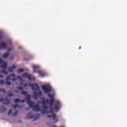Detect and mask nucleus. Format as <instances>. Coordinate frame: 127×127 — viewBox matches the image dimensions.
<instances>
[{"instance_id": "2", "label": "nucleus", "mask_w": 127, "mask_h": 127, "mask_svg": "<svg viewBox=\"0 0 127 127\" xmlns=\"http://www.w3.org/2000/svg\"><path fill=\"white\" fill-rule=\"evenodd\" d=\"M42 89L45 93H50L52 91V88L50 85H44L42 86Z\"/></svg>"}, {"instance_id": "19", "label": "nucleus", "mask_w": 127, "mask_h": 127, "mask_svg": "<svg viewBox=\"0 0 127 127\" xmlns=\"http://www.w3.org/2000/svg\"><path fill=\"white\" fill-rule=\"evenodd\" d=\"M13 109H16L17 108H21V106H19L18 104H15L13 106Z\"/></svg>"}, {"instance_id": "32", "label": "nucleus", "mask_w": 127, "mask_h": 127, "mask_svg": "<svg viewBox=\"0 0 127 127\" xmlns=\"http://www.w3.org/2000/svg\"><path fill=\"white\" fill-rule=\"evenodd\" d=\"M7 96H9V97H13V94H12V93H8Z\"/></svg>"}, {"instance_id": "18", "label": "nucleus", "mask_w": 127, "mask_h": 127, "mask_svg": "<svg viewBox=\"0 0 127 127\" xmlns=\"http://www.w3.org/2000/svg\"><path fill=\"white\" fill-rule=\"evenodd\" d=\"M24 71V70L23 69V68H21V69H19L18 70H17V73L18 74H20L21 73H23V72Z\"/></svg>"}, {"instance_id": "20", "label": "nucleus", "mask_w": 127, "mask_h": 127, "mask_svg": "<svg viewBox=\"0 0 127 127\" xmlns=\"http://www.w3.org/2000/svg\"><path fill=\"white\" fill-rule=\"evenodd\" d=\"M8 56H9V54H8V53H6L2 56V58H7V57H8Z\"/></svg>"}, {"instance_id": "23", "label": "nucleus", "mask_w": 127, "mask_h": 127, "mask_svg": "<svg viewBox=\"0 0 127 127\" xmlns=\"http://www.w3.org/2000/svg\"><path fill=\"white\" fill-rule=\"evenodd\" d=\"M17 114H18V111H16L12 116V117H17Z\"/></svg>"}, {"instance_id": "50", "label": "nucleus", "mask_w": 127, "mask_h": 127, "mask_svg": "<svg viewBox=\"0 0 127 127\" xmlns=\"http://www.w3.org/2000/svg\"><path fill=\"white\" fill-rule=\"evenodd\" d=\"M20 85H22V83H20Z\"/></svg>"}, {"instance_id": "6", "label": "nucleus", "mask_w": 127, "mask_h": 127, "mask_svg": "<svg viewBox=\"0 0 127 127\" xmlns=\"http://www.w3.org/2000/svg\"><path fill=\"white\" fill-rule=\"evenodd\" d=\"M4 101L6 102L4 103V105L7 106L10 104V99H9L8 98H6L5 99H3V98L0 99V103H3Z\"/></svg>"}, {"instance_id": "3", "label": "nucleus", "mask_w": 127, "mask_h": 127, "mask_svg": "<svg viewBox=\"0 0 127 127\" xmlns=\"http://www.w3.org/2000/svg\"><path fill=\"white\" fill-rule=\"evenodd\" d=\"M61 107V104L60 103V101L58 100L55 101V106L54 107V109H55L57 113L59 112V110H60Z\"/></svg>"}, {"instance_id": "26", "label": "nucleus", "mask_w": 127, "mask_h": 127, "mask_svg": "<svg viewBox=\"0 0 127 127\" xmlns=\"http://www.w3.org/2000/svg\"><path fill=\"white\" fill-rule=\"evenodd\" d=\"M21 94L22 95H25V96H27V92L22 91L21 92Z\"/></svg>"}, {"instance_id": "17", "label": "nucleus", "mask_w": 127, "mask_h": 127, "mask_svg": "<svg viewBox=\"0 0 127 127\" xmlns=\"http://www.w3.org/2000/svg\"><path fill=\"white\" fill-rule=\"evenodd\" d=\"M33 68L34 69V73H36V71H35V69L39 68V66L38 65H33Z\"/></svg>"}, {"instance_id": "8", "label": "nucleus", "mask_w": 127, "mask_h": 127, "mask_svg": "<svg viewBox=\"0 0 127 127\" xmlns=\"http://www.w3.org/2000/svg\"><path fill=\"white\" fill-rule=\"evenodd\" d=\"M33 110L34 112H40V111H41L39 105H35L34 107H33Z\"/></svg>"}, {"instance_id": "5", "label": "nucleus", "mask_w": 127, "mask_h": 127, "mask_svg": "<svg viewBox=\"0 0 127 127\" xmlns=\"http://www.w3.org/2000/svg\"><path fill=\"white\" fill-rule=\"evenodd\" d=\"M42 96V92L41 91H39V92H33V98L36 100L38 99L39 97Z\"/></svg>"}, {"instance_id": "1", "label": "nucleus", "mask_w": 127, "mask_h": 127, "mask_svg": "<svg viewBox=\"0 0 127 127\" xmlns=\"http://www.w3.org/2000/svg\"><path fill=\"white\" fill-rule=\"evenodd\" d=\"M48 96L50 99H51V100L47 99L45 100V98H43V101L41 103L42 105L43 106H42L43 109H44V110H47L48 109V107L47 105H46V104H47V105H50L51 107H52L53 106V103H54V95H51L49 93L48 94Z\"/></svg>"}, {"instance_id": "24", "label": "nucleus", "mask_w": 127, "mask_h": 127, "mask_svg": "<svg viewBox=\"0 0 127 127\" xmlns=\"http://www.w3.org/2000/svg\"><path fill=\"white\" fill-rule=\"evenodd\" d=\"M28 74L26 73H23V75H22V76L24 77V78H27V77L28 76Z\"/></svg>"}, {"instance_id": "49", "label": "nucleus", "mask_w": 127, "mask_h": 127, "mask_svg": "<svg viewBox=\"0 0 127 127\" xmlns=\"http://www.w3.org/2000/svg\"><path fill=\"white\" fill-rule=\"evenodd\" d=\"M79 49H81V47H79Z\"/></svg>"}, {"instance_id": "15", "label": "nucleus", "mask_w": 127, "mask_h": 127, "mask_svg": "<svg viewBox=\"0 0 127 127\" xmlns=\"http://www.w3.org/2000/svg\"><path fill=\"white\" fill-rule=\"evenodd\" d=\"M37 73H38V74H39L40 76H41V77H44V76H45L44 71H37Z\"/></svg>"}, {"instance_id": "9", "label": "nucleus", "mask_w": 127, "mask_h": 127, "mask_svg": "<svg viewBox=\"0 0 127 127\" xmlns=\"http://www.w3.org/2000/svg\"><path fill=\"white\" fill-rule=\"evenodd\" d=\"M0 68H1V69H3L4 70H6V69H7V63L5 62L3 64L0 65Z\"/></svg>"}, {"instance_id": "29", "label": "nucleus", "mask_w": 127, "mask_h": 127, "mask_svg": "<svg viewBox=\"0 0 127 127\" xmlns=\"http://www.w3.org/2000/svg\"><path fill=\"white\" fill-rule=\"evenodd\" d=\"M5 83L3 80H0V85H3Z\"/></svg>"}, {"instance_id": "14", "label": "nucleus", "mask_w": 127, "mask_h": 127, "mask_svg": "<svg viewBox=\"0 0 127 127\" xmlns=\"http://www.w3.org/2000/svg\"><path fill=\"white\" fill-rule=\"evenodd\" d=\"M26 99L27 101V103L30 102V100H31V96H30L29 95H27Z\"/></svg>"}, {"instance_id": "38", "label": "nucleus", "mask_w": 127, "mask_h": 127, "mask_svg": "<svg viewBox=\"0 0 127 127\" xmlns=\"http://www.w3.org/2000/svg\"><path fill=\"white\" fill-rule=\"evenodd\" d=\"M11 81H16L17 79L16 78H12L11 79Z\"/></svg>"}, {"instance_id": "48", "label": "nucleus", "mask_w": 127, "mask_h": 127, "mask_svg": "<svg viewBox=\"0 0 127 127\" xmlns=\"http://www.w3.org/2000/svg\"><path fill=\"white\" fill-rule=\"evenodd\" d=\"M26 110H29V108H26Z\"/></svg>"}, {"instance_id": "30", "label": "nucleus", "mask_w": 127, "mask_h": 127, "mask_svg": "<svg viewBox=\"0 0 127 127\" xmlns=\"http://www.w3.org/2000/svg\"><path fill=\"white\" fill-rule=\"evenodd\" d=\"M48 113H51V114H53V108L51 107L50 111H49Z\"/></svg>"}, {"instance_id": "28", "label": "nucleus", "mask_w": 127, "mask_h": 127, "mask_svg": "<svg viewBox=\"0 0 127 127\" xmlns=\"http://www.w3.org/2000/svg\"><path fill=\"white\" fill-rule=\"evenodd\" d=\"M0 110L1 111H2V110H3L2 111V112H5V111H6V108H5V107H2V108H1V109H0Z\"/></svg>"}, {"instance_id": "4", "label": "nucleus", "mask_w": 127, "mask_h": 127, "mask_svg": "<svg viewBox=\"0 0 127 127\" xmlns=\"http://www.w3.org/2000/svg\"><path fill=\"white\" fill-rule=\"evenodd\" d=\"M29 86L31 87L32 90H33V91H37V90H39V86L37 83H35L34 84L30 83L29 84Z\"/></svg>"}, {"instance_id": "41", "label": "nucleus", "mask_w": 127, "mask_h": 127, "mask_svg": "<svg viewBox=\"0 0 127 127\" xmlns=\"http://www.w3.org/2000/svg\"><path fill=\"white\" fill-rule=\"evenodd\" d=\"M42 114H43L44 115H45L46 112H45V111L44 110L42 111Z\"/></svg>"}, {"instance_id": "44", "label": "nucleus", "mask_w": 127, "mask_h": 127, "mask_svg": "<svg viewBox=\"0 0 127 127\" xmlns=\"http://www.w3.org/2000/svg\"><path fill=\"white\" fill-rule=\"evenodd\" d=\"M21 48H22V47H18V49H21Z\"/></svg>"}, {"instance_id": "11", "label": "nucleus", "mask_w": 127, "mask_h": 127, "mask_svg": "<svg viewBox=\"0 0 127 127\" xmlns=\"http://www.w3.org/2000/svg\"><path fill=\"white\" fill-rule=\"evenodd\" d=\"M6 46V44L5 43H2L1 45H0V49H5Z\"/></svg>"}, {"instance_id": "33", "label": "nucleus", "mask_w": 127, "mask_h": 127, "mask_svg": "<svg viewBox=\"0 0 127 127\" xmlns=\"http://www.w3.org/2000/svg\"><path fill=\"white\" fill-rule=\"evenodd\" d=\"M27 78L30 80V81H31V76H30V75H28V77H27Z\"/></svg>"}, {"instance_id": "25", "label": "nucleus", "mask_w": 127, "mask_h": 127, "mask_svg": "<svg viewBox=\"0 0 127 127\" xmlns=\"http://www.w3.org/2000/svg\"><path fill=\"white\" fill-rule=\"evenodd\" d=\"M17 89H18V90H21V91H23V87H21V86H18L17 87Z\"/></svg>"}, {"instance_id": "10", "label": "nucleus", "mask_w": 127, "mask_h": 127, "mask_svg": "<svg viewBox=\"0 0 127 127\" xmlns=\"http://www.w3.org/2000/svg\"><path fill=\"white\" fill-rule=\"evenodd\" d=\"M28 105L29 106L30 108H31L32 109H33L34 107V105H35V103L33 101H29V102H27Z\"/></svg>"}, {"instance_id": "47", "label": "nucleus", "mask_w": 127, "mask_h": 127, "mask_svg": "<svg viewBox=\"0 0 127 127\" xmlns=\"http://www.w3.org/2000/svg\"><path fill=\"white\" fill-rule=\"evenodd\" d=\"M17 78H18V79H20L21 77L19 76H17Z\"/></svg>"}, {"instance_id": "37", "label": "nucleus", "mask_w": 127, "mask_h": 127, "mask_svg": "<svg viewBox=\"0 0 127 127\" xmlns=\"http://www.w3.org/2000/svg\"><path fill=\"white\" fill-rule=\"evenodd\" d=\"M23 87H27V86H28V84L27 83H24L23 85Z\"/></svg>"}, {"instance_id": "42", "label": "nucleus", "mask_w": 127, "mask_h": 127, "mask_svg": "<svg viewBox=\"0 0 127 127\" xmlns=\"http://www.w3.org/2000/svg\"><path fill=\"white\" fill-rule=\"evenodd\" d=\"M4 76L3 75H0V78H4Z\"/></svg>"}, {"instance_id": "27", "label": "nucleus", "mask_w": 127, "mask_h": 127, "mask_svg": "<svg viewBox=\"0 0 127 127\" xmlns=\"http://www.w3.org/2000/svg\"><path fill=\"white\" fill-rule=\"evenodd\" d=\"M2 92L3 93H4V94H5L6 93V91L5 90L3 89H0V93Z\"/></svg>"}, {"instance_id": "43", "label": "nucleus", "mask_w": 127, "mask_h": 127, "mask_svg": "<svg viewBox=\"0 0 127 127\" xmlns=\"http://www.w3.org/2000/svg\"><path fill=\"white\" fill-rule=\"evenodd\" d=\"M11 50H12V49H9L8 50V51H11Z\"/></svg>"}, {"instance_id": "7", "label": "nucleus", "mask_w": 127, "mask_h": 127, "mask_svg": "<svg viewBox=\"0 0 127 127\" xmlns=\"http://www.w3.org/2000/svg\"><path fill=\"white\" fill-rule=\"evenodd\" d=\"M47 118H52V120H54L55 121V123H58V119H56V118L57 117L56 116V115L53 114L52 115H48Z\"/></svg>"}, {"instance_id": "21", "label": "nucleus", "mask_w": 127, "mask_h": 127, "mask_svg": "<svg viewBox=\"0 0 127 127\" xmlns=\"http://www.w3.org/2000/svg\"><path fill=\"white\" fill-rule=\"evenodd\" d=\"M10 80H11V78H10V75L6 77V78H5V81H10Z\"/></svg>"}, {"instance_id": "36", "label": "nucleus", "mask_w": 127, "mask_h": 127, "mask_svg": "<svg viewBox=\"0 0 127 127\" xmlns=\"http://www.w3.org/2000/svg\"><path fill=\"white\" fill-rule=\"evenodd\" d=\"M10 77H15V75L14 73H12L9 75Z\"/></svg>"}, {"instance_id": "40", "label": "nucleus", "mask_w": 127, "mask_h": 127, "mask_svg": "<svg viewBox=\"0 0 127 127\" xmlns=\"http://www.w3.org/2000/svg\"><path fill=\"white\" fill-rule=\"evenodd\" d=\"M31 80H33V81H34L35 80V77H32V78H31Z\"/></svg>"}, {"instance_id": "16", "label": "nucleus", "mask_w": 127, "mask_h": 127, "mask_svg": "<svg viewBox=\"0 0 127 127\" xmlns=\"http://www.w3.org/2000/svg\"><path fill=\"white\" fill-rule=\"evenodd\" d=\"M0 73H2L3 74H4L5 75H8V72L4 70H0Z\"/></svg>"}, {"instance_id": "46", "label": "nucleus", "mask_w": 127, "mask_h": 127, "mask_svg": "<svg viewBox=\"0 0 127 127\" xmlns=\"http://www.w3.org/2000/svg\"><path fill=\"white\" fill-rule=\"evenodd\" d=\"M1 38H2V36L0 35V39H1Z\"/></svg>"}, {"instance_id": "39", "label": "nucleus", "mask_w": 127, "mask_h": 127, "mask_svg": "<svg viewBox=\"0 0 127 127\" xmlns=\"http://www.w3.org/2000/svg\"><path fill=\"white\" fill-rule=\"evenodd\" d=\"M28 119H33V116H29L28 117Z\"/></svg>"}, {"instance_id": "31", "label": "nucleus", "mask_w": 127, "mask_h": 127, "mask_svg": "<svg viewBox=\"0 0 127 127\" xmlns=\"http://www.w3.org/2000/svg\"><path fill=\"white\" fill-rule=\"evenodd\" d=\"M12 113V110H10L8 112V116H10V115H11V113Z\"/></svg>"}, {"instance_id": "51", "label": "nucleus", "mask_w": 127, "mask_h": 127, "mask_svg": "<svg viewBox=\"0 0 127 127\" xmlns=\"http://www.w3.org/2000/svg\"><path fill=\"white\" fill-rule=\"evenodd\" d=\"M15 84H17V83L16 82Z\"/></svg>"}, {"instance_id": "13", "label": "nucleus", "mask_w": 127, "mask_h": 127, "mask_svg": "<svg viewBox=\"0 0 127 127\" xmlns=\"http://www.w3.org/2000/svg\"><path fill=\"white\" fill-rule=\"evenodd\" d=\"M14 69H15V65H13L12 67H9L8 70L10 73H11V72H13Z\"/></svg>"}, {"instance_id": "45", "label": "nucleus", "mask_w": 127, "mask_h": 127, "mask_svg": "<svg viewBox=\"0 0 127 127\" xmlns=\"http://www.w3.org/2000/svg\"><path fill=\"white\" fill-rule=\"evenodd\" d=\"M15 92L16 93H19V91H18V90H15Z\"/></svg>"}, {"instance_id": "35", "label": "nucleus", "mask_w": 127, "mask_h": 127, "mask_svg": "<svg viewBox=\"0 0 127 127\" xmlns=\"http://www.w3.org/2000/svg\"><path fill=\"white\" fill-rule=\"evenodd\" d=\"M2 63H4V62L1 59H0V64H2Z\"/></svg>"}, {"instance_id": "34", "label": "nucleus", "mask_w": 127, "mask_h": 127, "mask_svg": "<svg viewBox=\"0 0 127 127\" xmlns=\"http://www.w3.org/2000/svg\"><path fill=\"white\" fill-rule=\"evenodd\" d=\"M27 78L30 80V81H31V76H30V75H28V77H27Z\"/></svg>"}, {"instance_id": "12", "label": "nucleus", "mask_w": 127, "mask_h": 127, "mask_svg": "<svg viewBox=\"0 0 127 127\" xmlns=\"http://www.w3.org/2000/svg\"><path fill=\"white\" fill-rule=\"evenodd\" d=\"M25 102V101L23 100H20V99L17 98V99H16L14 100V103H24Z\"/></svg>"}, {"instance_id": "22", "label": "nucleus", "mask_w": 127, "mask_h": 127, "mask_svg": "<svg viewBox=\"0 0 127 127\" xmlns=\"http://www.w3.org/2000/svg\"><path fill=\"white\" fill-rule=\"evenodd\" d=\"M5 84L7 85V86H11V82H9V81H6L5 82Z\"/></svg>"}]
</instances>
